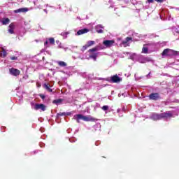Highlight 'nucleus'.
Listing matches in <instances>:
<instances>
[{"label":"nucleus","mask_w":179,"mask_h":179,"mask_svg":"<svg viewBox=\"0 0 179 179\" xmlns=\"http://www.w3.org/2000/svg\"><path fill=\"white\" fill-rule=\"evenodd\" d=\"M129 36H130V37H127L125 38L124 41H122V44H124L125 45V44L129 43V41H131V40H133V41H139V40H143V38H145V37H146V36H148V37L150 38H155V37H156V36L155 35V34H150L148 35H140L138 33H135L134 31L131 30L128 32Z\"/></svg>","instance_id":"1"},{"label":"nucleus","mask_w":179,"mask_h":179,"mask_svg":"<svg viewBox=\"0 0 179 179\" xmlns=\"http://www.w3.org/2000/svg\"><path fill=\"white\" fill-rule=\"evenodd\" d=\"M173 117V114L171 113H152L150 118V120H153V121H158L159 120H163V118H170Z\"/></svg>","instance_id":"2"},{"label":"nucleus","mask_w":179,"mask_h":179,"mask_svg":"<svg viewBox=\"0 0 179 179\" xmlns=\"http://www.w3.org/2000/svg\"><path fill=\"white\" fill-rule=\"evenodd\" d=\"M98 80H106V82L110 83H120V82H122V78L116 74L107 78H98Z\"/></svg>","instance_id":"3"},{"label":"nucleus","mask_w":179,"mask_h":179,"mask_svg":"<svg viewBox=\"0 0 179 179\" xmlns=\"http://www.w3.org/2000/svg\"><path fill=\"white\" fill-rule=\"evenodd\" d=\"M73 119L79 124L80 122V120L83 121H94V118L92 117L90 115L85 116L82 114L74 115Z\"/></svg>","instance_id":"4"},{"label":"nucleus","mask_w":179,"mask_h":179,"mask_svg":"<svg viewBox=\"0 0 179 179\" xmlns=\"http://www.w3.org/2000/svg\"><path fill=\"white\" fill-rule=\"evenodd\" d=\"M162 57H173V55H179V52L171 49H165L162 53Z\"/></svg>","instance_id":"5"},{"label":"nucleus","mask_w":179,"mask_h":179,"mask_svg":"<svg viewBox=\"0 0 179 179\" xmlns=\"http://www.w3.org/2000/svg\"><path fill=\"white\" fill-rule=\"evenodd\" d=\"M31 108L34 110H41V111H44L46 108L45 105L43 103H34V102H31Z\"/></svg>","instance_id":"6"},{"label":"nucleus","mask_w":179,"mask_h":179,"mask_svg":"<svg viewBox=\"0 0 179 179\" xmlns=\"http://www.w3.org/2000/svg\"><path fill=\"white\" fill-rule=\"evenodd\" d=\"M149 100H153L154 101H157L159 100H162V96H160V94L157 92H154L150 94L148 96Z\"/></svg>","instance_id":"7"},{"label":"nucleus","mask_w":179,"mask_h":179,"mask_svg":"<svg viewBox=\"0 0 179 179\" xmlns=\"http://www.w3.org/2000/svg\"><path fill=\"white\" fill-rule=\"evenodd\" d=\"M138 62H140V64H146V62H153V60L150 57L140 55Z\"/></svg>","instance_id":"8"},{"label":"nucleus","mask_w":179,"mask_h":179,"mask_svg":"<svg viewBox=\"0 0 179 179\" xmlns=\"http://www.w3.org/2000/svg\"><path fill=\"white\" fill-rule=\"evenodd\" d=\"M9 71L10 73L13 76H17L18 75H20V71L15 68L10 69Z\"/></svg>","instance_id":"9"},{"label":"nucleus","mask_w":179,"mask_h":179,"mask_svg":"<svg viewBox=\"0 0 179 179\" xmlns=\"http://www.w3.org/2000/svg\"><path fill=\"white\" fill-rule=\"evenodd\" d=\"M100 55H103V53L101 52H96V53H92L89 58L91 59H93V61H96L97 60V57H100Z\"/></svg>","instance_id":"10"},{"label":"nucleus","mask_w":179,"mask_h":179,"mask_svg":"<svg viewBox=\"0 0 179 179\" xmlns=\"http://www.w3.org/2000/svg\"><path fill=\"white\" fill-rule=\"evenodd\" d=\"M95 30L96 33L102 34L104 31V27L101 24H98L95 27Z\"/></svg>","instance_id":"11"},{"label":"nucleus","mask_w":179,"mask_h":179,"mask_svg":"<svg viewBox=\"0 0 179 179\" xmlns=\"http://www.w3.org/2000/svg\"><path fill=\"white\" fill-rule=\"evenodd\" d=\"M114 41L113 40H106L103 42V45L106 47H111L113 44H114Z\"/></svg>","instance_id":"12"},{"label":"nucleus","mask_w":179,"mask_h":179,"mask_svg":"<svg viewBox=\"0 0 179 179\" xmlns=\"http://www.w3.org/2000/svg\"><path fill=\"white\" fill-rule=\"evenodd\" d=\"M86 33H89V29H87V28H85V29L78 31L76 33V36H80V35L85 34Z\"/></svg>","instance_id":"13"},{"label":"nucleus","mask_w":179,"mask_h":179,"mask_svg":"<svg viewBox=\"0 0 179 179\" xmlns=\"http://www.w3.org/2000/svg\"><path fill=\"white\" fill-rule=\"evenodd\" d=\"M48 43L50 44H55V39H54V38H50L49 39H47L46 41L44 43L45 47H47V45H48Z\"/></svg>","instance_id":"14"},{"label":"nucleus","mask_w":179,"mask_h":179,"mask_svg":"<svg viewBox=\"0 0 179 179\" xmlns=\"http://www.w3.org/2000/svg\"><path fill=\"white\" fill-rule=\"evenodd\" d=\"M139 55H136L135 53H133L130 55V59L132 61H138L139 60Z\"/></svg>","instance_id":"15"},{"label":"nucleus","mask_w":179,"mask_h":179,"mask_svg":"<svg viewBox=\"0 0 179 179\" xmlns=\"http://www.w3.org/2000/svg\"><path fill=\"white\" fill-rule=\"evenodd\" d=\"M64 102V99H55L53 101V104H56V106H59V104H62Z\"/></svg>","instance_id":"16"},{"label":"nucleus","mask_w":179,"mask_h":179,"mask_svg":"<svg viewBox=\"0 0 179 179\" xmlns=\"http://www.w3.org/2000/svg\"><path fill=\"white\" fill-rule=\"evenodd\" d=\"M43 87L48 92H50V93H51V92H52V89H50V84L45 83V84H43Z\"/></svg>","instance_id":"17"},{"label":"nucleus","mask_w":179,"mask_h":179,"mask_svg":"<svg viewBox=\"0 0 179 179\" xmlns=\"http://www.w3.org/2000/svg\"><path fill=\"white\" fill-rule=\"evenodd\" d=\"M15 29V24H13V23H11L10 25H9V29H8V32L10 34H13V30Z\"/></svg>","instance_id":"18"},{"label":"nucleus","mask_w":179,"mask_h":179,"mask_svg":"<svg viewBox=\"0 0 179 179\" xmlns=\"http://www.w3.org/2000/svg\"><path fill=\"white\" fill-rule=\"evenodd\" d=\"M10 22V20H9V18H4L1 20V23L3 25L9 24Z\"/></svg>","instance_id":"19"},{"label":"nucleus","mask_w":179,"mask_h":179,"mask_svg":"<svg viewBox=\"0 0 179 179\" xmlns=\"http://www.w3.org/2000/svg\"><path fill=\"white\" fill-rule=\"evenodd\" d=\"M83 78H87V79H93V74H87V73H83Z\"/></svg>","instance_id":"20"},{"label":"nucleus","mask_w":179,"mask_h":179,"mask_svg":"<svg viewBox=\"0 0 179 179\" xmlns=\"http://www.w3.org/2000/svg\"><path fill=\"white\" fill-rule=\"evenodd\" d=\"M30 27H31L30 23L24 22V30H26V31H27V30H29Z\"/></svg>","instance_id":"21"},{"label":"nucleus","mask_w":179,"mask_h":179,"mask_svg":"<svg viewBox=\"0 0 179 179\" xmlns=\"http://www.w3.org/2000/svg\"><path fill=\"white\" fill-rule=\"evenodd\" d=\"M57 64L59 66H62L63 68H65V66H66V64L65 63V62L59 61L57 62Z\"/></svg>","instance_id":"22"},{"label":"nucleus","mask_w":179,"mask_h":179,"mask_svg":"<svg viewBox=\"0 0 179 179\" xmlns=\"http://www.w3.org/2000/svg\"><path fill=\"white\" fill-rule=\"evenodd\" d=\"M64 115H69V113H66L65 112H63V113H59L57 114V118H58L59 117H62Z\"/></svg>","instance_id":"23"},{"label":"nucleus","mask_w":179,"mask_h":179,"mask_svg":"<svg viewBox=\"0 0 179 179\" xmlns=\"http://www.w3.org/2000/svg\"><path fill=\"white\" fill-rule=\"evenodd\" d=\"M100 50V47H99V46H96V47H95V48H92V49H90V52H95L96 51H99Z\"/></svg>","instance_id":"24"},{"label":"nucleus","mask_w":179,"mask_h":179,"mask_svg":"<svg viewBox=\"0 0 179 179\" xmlns=\"http://www.w3.org/2000/svg\"><path fill=\"white\" fill-rule=\"evenodd\" d=\"M7 55H8V53H6V50H5V49L2 48V51H1V57L3 58H5Z\"/></svg>","instance_id":"25"},{"label":"nucleus","mask_w":179,"mask_h":179,"mask_svg":"<svg viewBox=\"0 0 179 179\" xmlns=\"http://www.w3.org/2000/svg\"><path fill=\"white\" fill-rule=\"evenodd\" d=\"M68 34H69V31L67 32H62L61 36L63 37L64 39L67 38Z\"/></svg>","instance_id":"26"},{"label":"nucleus","mask_w":179,"mask_h":179,"mask_svg":"<svg viewBox=\"0 0 179 179\" xmlns=\"http://www.w3.org/2000/svg\"><path fill=\"white\" fill-rule=\"evenodd\" d=\"M94 41H88L87 42V45L88 46V47H92V45H94Z\"/></svg>","instance_id":"27"},{"label":"nucleus","mask_w":179,"mask_h":179,"mask_svg":"<svg viewBox=\"0 0 179 179\" xmlns=\"http://www.w3.org/2000/svg\"><path fill=\"white\" fill-rule=\"evenodd\" d=\"M148 51H149V49L146 48V46H144L143 48L142 52H143V54H148Z\"/></svg>","instance_id":"28"},{"label":"nucleus","mask_w":179,"mask_h":179,"mask_svg":"<svg viewBox=\"0 0 179 179\" xmlns=\"http://www.w3.org/2000/svg\"><path fill=\"white\" fill-rule=\"evenodd\" d=\"M166 44V42H162V43L159 42L157 43V45H159V47H164Z\"/></svg>","instance_id":"29"},{"label":"nucleus","mask_w":179,"mask_h":179,"mask_svg":"<svg viewBox=\"0 0 179 179\" xmlns=\"http://www.w3.org/2000/svg\"><path fill=\"white\" fill-rule=\"evenodd\" d=\"M32 9H33V7L23 8V12L24 13L29 12V10H31Z\"/></svg>","instance_id":"30"},{"label":"nucleus","mask_w":179,"mask_h":179,"mask_svg":"<svg viewBox=\"0 0 179 179\" xmlns=\"http://www.w3.org/2000/svg\"><path fill=\"white\" fill-rule=\"evenodd\" d=\"M20 12H23V8L14 10V13H20Z\"/></svg>","instance_id":"31"},{"label":"nucleus","mask_w":179,"mask_h":179,"mask_svg":"<svg viewBox=\"0 0 179 179\" xmlns=\"http://www.w3.org/2000/svg\"><path fill=\"white\" fill-rule=\"evenodd\" d=\"M76 141H77V139L75 137L69 138V142H71V143H73L74 142H76Z\"/></svg>","instance_id":"32"},{"label":"nucleus","mask_w":179,"mask_h":179,"mask_svg":"<svg viewBox=\"0 0 179 179\" xmlns=\"http://www.w3.org/2000/svg\"><path fill=\"white\" fill-rule=\"evenodd\" d=\"M173 33H176L177 34H178V33H179L178 28L173 27Z\"/></svg>","instance_id":"33"},{"label":"nucleus","mask_w":179,"mask_h":179,"mask_svg":"<svg viewBox=\"0 0 179 179\" xmlns=\"http://www.w3.org/2000/svg\"><path fill=\"white\" fill-rule=\"evenodd\" d=\"M108 108H109V106H103L102 107V110H103V111H107V110H108Z\"/></svg>","instance_id":"34"},{"label":"nucleus","mask_w":179,"mask_h":179,"mask_svg":"<svg viewBox=\"0 0 179 179\" xmlns=\"http://www.w3.org/2000/svg\"><path fill=\"white\" fill-rule=\"evenodd\" d=\"M88 48L89 47L87 46V45H85L82 48L81 51H85V50H87Z\"/></svg>","instance_id":"35"},{"label":"nucleus","mask_w":179,"mask_h":179,"mask_svg":"<svg viewBox=\"0 0 179 179\" xmlns=\"http://www.w3.org/2000/svg\"><path fill=\"white\" fill-rule=\"evenodd\" d=\"M16 59H17V57L16 56H13L10 57L11 61H16Z\"/></svg>","instance_id":"36"},{"label":"nucleus","mask_w":179,"mask_h":179,"mask_svg":"<svg viewBox=\"0 0 179 179\" xmlns=\"http://www.w3.org/2000/svg\"><path fill=\"white\" fill-rule=\"evenodd\" d=\"M39 146H40L41 148H44V147L45 146V144L44 143H43V142H41V143H39Z\"/></svg>","instance_id":"37"},{"label":"nucleus","mask_w":179,"mask_h":179,"mask_svg":"<svg viewBox=\"0 0 179 179\" xmlns=\"http://www.w3.org/2000/svg\"><path fill=\"white\" fill-rule=\"evenodd\" d=\"M40 97L41 99H42V100H44L45 99V96H44V94H40Z\"/></svg>","instance_id":"38"},{"label":"nucleus","mask_w":179,"mask_h":179,"mask_svg":"<svg viewBox=\"0 0 179 179\" xmlns=\"http://www.w3.org/2000/svg\"><path fill=\"white\" fill-rule=\"evenodd\" d=\"M39 131H40L41 132H44V131H45V129L41 127V128L39 129Z\"/></svg>","instance_id":"39"},{"label":"nucleus","mask_w":179,"mask_h":179,"mask_svg":"<svg viewBox=\"0 0 179 179\" xmlns=\"http://www.w3.org/2000/svg\"><path fill=\"white\" fill-rule=\"evenodd\" d=\"M59 48H64V45H62V43H60L59 45H58Z\"/></svg>","instance_id":"40"},{"label":"nucleus","mask_w":179,"mask_h":179,"mask_svg":"<svg viewBox=\"0 0 179 179\" xmlns=\"http://www.w3.org/2000/svg\"><path fill=\"white\" fill-rule=\"evenodd\" d=\"M150 72L146 76L147 79H150Z\"/></svg>","instance_id":"41"},{"label":"nucleus","mask_w":179,"mask_h":179,"mask_svg":"<svg viewBox=\"0 0 179 179\" xmlns=\"http://www.w3.org/2000/svg\"><path fill=\"white\" fill-rule=\"evenodd\" d=\"M29 2H32L34 3V5H36V1H33V0H27Z\"/></svg>","instance_id":"42"},{"label":"nucleus","mask_w":179,"mask_h":179,"mask_svg":"<svg viewBox=\"0 0 179 179\" xmlns=\"http://www.w3.org/2000/svg\"><path fill=\"white\" fill-rule=\"evenodd\" d=\"M100 145V141H96V143H95V145L96 146H99Z\"/></svg>","instance_id":"43"},{"label":"nucleus","mask_w":179,"mask_h":179,"mask_svg":"<svg viewBox=\"0 0 179 179\" xmlns=\"http://www.w3.org/2000/svg\"><path fill=\"white\" fill-rule=\"evenodd\" d=\"M36 86L38 87H41V84H40L39 83H36Z\"/></svg>","instance_id":"44"},{"label":"nucleus","mask_w":179,"mask_h":179,"mask_svg":"<svg viewBox=\"0 0 179 179\" xmlns=\"http://www.w3.org/2000/svg\"><path fill=\"white\" fill-rule=\"evenodd\" d=\"M71 131H72V129H67L68 134H71Z\"/></svg>","instance_id":"45"},{"label":"nucleus","mask_w":179,"mask_h":179,"mask_svg":"<svg viewBox=\"0 0 179 179\" xmlns=\"http://www.w3.org/2000/svg\"><path fill=\"white\" fill-rule=\"evenodd\" d=\"M152 2H153V0H148V3H152Z\"/></svg>","instance_id":"46"},{"label":"nucleus","mask_w":179,"mask_h":179,"mask_svg":"<svg viewBox=\"0 0 179 179\" xmlns=\"http://www.w3.org/2000/svg\"><path fill=\"white\" fill-rule=\"evenodd\" d=\"M56 44H57L58 45H59L61 44V42H59V41H56Z\"/></svg>","instance_id":"47"},{"label":"nucleus","mask_w":179,"mask_h":179,"mask_svg":"<svg viewBox=\"0 0 179 179\" xmlns=\"http://www.w3.org/2000/svg\"><path fill=\"white\" fill-rule=\"evenodd\" d=\"M122 96H124V97H125L126 96H127V93H123V94H122Z\"/></svg>","instance_id":"48"},{"label":"nucleus","mask_w":179,"mask_h":179,"mask_svg":"<svg viewBox=\"0 0 179 179\" xmlns=\"http://www.w3.org/2000/svg\"><path fill=\"white\" fill-rule=\"evenodd\" d=\"M157 2H160V3H162V2H163V1L164 0H155Z\"/></svg>","instance_id":"49"},{"label":"nucleus","mask_w":179,"mask_h":179,"mask_svg":"<svg viewBox=\"0 0 179 179\" xmlns=\"http://www.w3.org/2000/svg\"><path fill=\"white\" fill-rule=\"evenodd\" d=\"M117 113H121V109H120V108L117 109Z\"/></svg>","instance_id":"50"},{"label":"nucleus","mask_w":179,"mask_h":179,"mask_svg":"<svg viewBox=\"0 0 179 179\" xmlns=\"http://www.w3.org/2000/svg\"><path fill=\"white\" fill-rule=\"evenodd\" d=\"M78 132H79V129L76 130L74 134H78Z\"/></svg>","instance_id":"51"},{"label":"nucleus","mask_w":179,"mask_h":179,"mask_svg":"<svg viewBox=\"0 0 179 179\" xmlns=\"http://www.w3.org/2000/svg\"><path fill=\"white\" fill-rule=\"evenodd\" d=\"M164 104H165V106H167V104H169V101H165Z\"/></svg>","instance_id":"52"},{"label":"nucleus","mask_w":179,"mask_h":179,"mask_svg":"<svg viewBox=\"0 0 179 179\" xmlns=\"http://www.w3.org/2000/svg\"><path fill=\"white\" fill-rule=\"evenodd\" d=\"M43 11L45 12V13H48V12L47 11V9H44Z\"/></svg>","instance_id":"53"},{"label":"nucleus","mask_w":179,"mask_h":179,"mask_svg":"<svg viewBox=\"0 0 179 179\" xmlns=\"http://www.w3.org/2000/svg\"><path fill=\"white\" fill-rule=\"evenodd\" d=\"M27 78H29V76H26L25 77H24V79H27Z\"/></svg>","instance_id":"54"},{"label":"nucleus","mask_w":179,"mask_h":179,"mask_svg":"<svg viewBox=\"0 0 179 179\" xmlns=\"http://www.w3.org/2000/svg\"><path fill=\"white\" fill-rule=\"evenodd\" d=\"M63 50H64L65 51H66L68 50V48H63Z\"/></svg>","instance_id":"55"},{"label":"nucleus","mask_w":179,"mask_h":179,"mask_svg":"<svg viewBox=\"0 0 179 179\" xmlns=\"http://www.w3.org/2000/svg\"><path fill=\"white\" fill-rule=\"evenodd\" d=\"M119 116L122 117V114L119 113Z\"/></svg>","instance_id":"56"},{"label":"nucleus","mask_w":179,"mask_h":179,"mask_svg":"<svg viewBox=\"0 0 179 179\" xmlns=\"http://www.w3.org/2000/svg\"><path fill=\"white\" fill-rule=\"evenodd\" d=\"M26 67H27V69H29V66L26 65Z\"/></svg>","instance_id":"57"},{"label":"nucleus","mask_w":179,"mask_h":179,"mask_svg":"<svg viewBox=\"0 0 179 179\" xmlns=\"http://www.w3.org/2000/svg\"><path fill=\"white\" fill-rule=\"evenodd\" d=\"M118 96H119V97H121V94H118Z\"/></svg>","instance_id":"58"},{"label":"nucleus","mask_w":179,"mask_h":179,"mask_svg":"<svg viewBox=\"0 0 179 179\" xmlns=\"http://www.w3.org/2000/svg\"><path fill=\"white\" fill-rule=\"evenodd\" d=\"M38 8H40V9H41V7H40V6H38Z\"/></svg>","instance_id":"59"},{"label":"nucleus","mask_w":179,"mask_h":179,"mask_svg":"<svg viewBox=\"0 0 179 179\" xmlns=\"http://www.w3.org/2000/svg\"><path fill=\"white\" fill-rule=\"evenodd\" d=\"M38 151H35V153H38Z\"/></svg>","instance_id":"60"},{"label":"nucleus","mask_w":179,"mask_h":179,"mask_svg":"<svg viewBox=\"0 0 179 179\" xmlns=\"http://www.w3.org/2000/svg\"><path fill=\"white\" fill-rule=\"evenodd\" d=\"M77 19H79V20H80V17H77Z\"/></svg>","instance_id":"61"},{"label":"nucleus","mask_w":179,"mask_h":179,"mask_svg":"<svg viewBox=\"0 0 179 179\" xmlns=\"http://www.w3.org/2000/svg\"><path fill=\"white\" fill-rule=\"evenodd\" d=\"M122 110H123V111H125V109H124V108H123Z\"/></svg>","instance_id":"62"},{"label":"nucleus","mask_w":179,"mask_h":179,"mask_svg":"<svg viewBox=\"0 0 179 179\" xmlns=\"http://www.w3.org/2000/svg\"><path fill=\"white\" fill-rule=\"evenodd\" d=\"M59 9H61V6L59 7Z\"/></svg>","instance_id":"63"},{"label":"nucleus","mask_w":179,"mask_h":179,"mask_svg":"<svg viewBox=\"0 0 179 179\" xmlns=\"http://www.w3.org/2000/svg\"><path fill=\"white\" fill-rule=\"evenodd\" d=\"M46 6H48V4H46Z\"/></svg>","instance_id":"64"}]
</instances>
